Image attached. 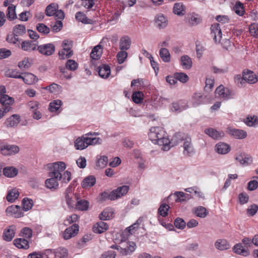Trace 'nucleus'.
<instances>
[{"label":"nucleus","mask_w":258,"mask_h":258,"mask_svg":"<svg viewBox=\"0 0 258 258\" xmlns=\"http://www.w3.org/2000/svg\"><path fill=\"white\" fill-rule=\"evenodd\" d=\"M65 200L70 208L75 207L79 199L77 196L73 192V187L71 185H70L65 191Z\"/></svg>","instance_id":"0eeeda50"},{"label":"nucleus","mask_w":258,"mask_h":258,"mask_svg":"<svg viewBox=\"0 0 258 258\" xmlns=\"http://www.w3.org/2000/svg\"><path fill=\"white\" fill-rule=\"evenodd\" d=\"M14 102V99L8 95L4 94L0 97V103L3 106V108L2 109L0 108V119L11 110V105H12Z\"/></svg>","instance_id":"20e7f679"},{"label":"nucleus","mask_w":258,"mask_h":258,"mask_svg":"<svg viewBox=\"0 0 258 258\" xmlns=\"http://www.w3.org/2000/svg\"><path fill=\"white\" fill-rule=\"evenodd\" d=\"M129 190V186L123 185L117 187L110 193V200L113 201L126 194Z\"/></svg>","instance_id":"1a4fd4ad"},{"label":"nucleus","mask_w":258,"mask_h":258,"mask_svg":"<svg viewBox=\"0 0 258 258\" xmlns=\"http://www.w3.org/2000/svg\"><path fill=\"white\" fill-rule=\"evenodd\" d=\"M48 168L51 171L49 173V177L60 178L61 172L66 168V164L63 162H57L48 164Z\"/></svg>","instance_id":"7ed1b4c3"},{"label":"nucleus","mask_w":258,"mask_h":258,"mask_svg":"<svg viewBox=\"0 0 258 258\" xmlns=\"http://www.w3.org/2000/svg\"><path fill=\"white\" fill-rule=\"evenodd\" d=\"M124 243V242L122 239L119 242V245H112L110 247L112 249H115L119 250L121 254L124 255L130 254L135 250L136 245L134 242H125L128 247L127 249L121 246V245H123Z\"/></svg>","instance_id":"39448f33"},{"label":"nucleus","mask_w":258,"mask_h":258,"mask_svg":"<svg viewBox=\"0 0 258 258\" xmlns=\"http://www.w3.org/2000/svg\"><path fill=\"white\" fill-rule=\"evenodd\" d=\"M131 45V40L128 36H122L119 40V48L121 50H128Z\"/></svg>","instance_id":"4be33fe9"},{"label":"nucleus","mask_w":258,"mask_h":258,"mask_svg":"<svg viewBox=\"0 0 258 258\" xmlns=\"http://www.w3.org/2000/svg\"><path fill=\"white\" fill-rule=\"evenodd\" d=\"M17 79H22L26 84L32 85L37 82L36 77L31 73H24L22 75H17Z\"/></svg>","instance_id":"a211bd4d"},{"label":"nucleus","mask_w":258,"mask_h":258,"mask_svg":"<svg viewBox=\"0 0 258 258\" xmlns=\"http://www.w3.org/2000/svg\"><path fill=\"white\" fill-rule=\"evenodd\" d=\"M21 48L23 50L27 51H34L37 49L36 45L31 41H24L21 44Z\"/></svg>","instance_id":"f704fd0d"},{"label":"nucleus","mask_w":258,"mask_h":258,"mask_svg":"<svg viewBox=\"0 0 258 258\" xmlns=\"http://www.w3.org/2000/svg\"><path fill=\"white\" fill-rule=\"evenodd\" d=\"M113 213V209L107 208L101 212L99 215V218L102 220H107L112 217Z\"/></svg>","instance_id":"c756f323"},{"label":"nucleus","mask_w":258,"mask_h":258,"mask_svg":"<svg viewBox=\"0 0 258 258\" xmlns=\"http://www.w3.org/2000/svg\"><path fill=\"white\" fill-rule=\"evenodd\" d=\"M216 248L220 250H224L229 248V244L225 239H218L215 243Z\"/></svg>","instance_id":"72a5a7b5"},{"label":"nucleus","mask_w":258,"mask_h":258,"mask_svg":"<svg viewBox=\"0 0 258 258\" xmlns=\"http://www.w3.org/2000/svg\"><path fill=\"white\" fill-rule=\"evenodd\" d=\"M71 172L69 171H66L63 174L61 173V177L57 178L59 180H61L62 183H67L71 179Z\"/></svg>","instance_id":"052dcab7"},{"label":"nucleus","mask_w":258,"mask_h":258,"mask_svg":"<svg viewBox=\"0 0 258 258\" xmlns=\"http://www.w3.org/2000/svg\"><path fill=\"white\" fill-rule=\"evenodd\" d=\"M204 133L214 140H219L222 139L225 134L222 131H217L213 128H208L205 130Z\"/></svg>","instance_id":"f8f14e48"},{"label":"nucleus","mask_w":258,"mask_h":258,"mask_svg":"<svg viewBox=\"0 0 258 258\" xmlns=\"http://www.w3.org/2000/svg\"><path fill=\"white\" fill-rule=\"evenodd\" d=\"M99 76L103 79L108 78L110 75L111 71L110 67L107 64H102L98 68Z\"/></svg>","instance_id":"412c9836"},{"label":"nucleus","mask_w":258,"mask_h":258,"mask_svg":"<svg viewBox=\"0 0 258 258\" xmlns=\"http://www.w3.org/2000/svg\"><path fill=\"white\" fill-rule=\"evenodd\" d=\"M50 177L45 181L46 186L49 189H56L58 186V180H59L54 177Z\"/></svg>","instance_id":"473e14b6"},{"label":"nucleus","mask_w":258,"mask_h":258,"mask_svg":"<svg viewBox=\"0 0 258 258\" xmlns=\"http://www.w3.org/2000/svg\"><path fill=\"white\" fill-rule=\"evenodd\" d=\"M258 210V206L256 204H252L248 207L246 210L247 214L253 216Z\"/></svg>","instance_id":"338daca9"},{"label":"nucleus","mask_w":258,"mask_h":258,"mask_svg":"<svg viewBox=\"0 0 258 258\" xmlns=\"http://www.w3.org/2000/svg\"><path fill=\"white\" fill-rule=\"evenodd\" d=\"M108 163V158L106 156H100L96 162V169H101L105 167Z\"/></svg>","instance_id":"4c0bfd02"},{"label":"nucleus","mask_w":258,"mask_h":258,"mask_svg":"<svg viewBox=\"0 0 258 258\" xmlns=\"http://www.w3.org/2000/svg\"><path fill=\"white\" fill-rule=\"evenodd\" d=\"M245 123L248 126L255 127L258 125V117L255 115L246 117Z\"/></svg>","instance_id":"79ce46f5"},{"label":"nucleus","mask_w":258,"mask_h":258,"mask_svg":"<svg viewBox=\"0 0 258 258\" xmlns=\"http://www.w3.org/2000/svg\"><path fill=\"white\" fill-rule=\"evenodd\" d=\"M31 66L28 58H25L22 61L19 62L18 67L22 70H27Z\"/></svg>","instance_id":"e2e57ef3"},{"label":"nucleus","mask_w":258,"mask_h":258,"mask_svg":"<svg viewBox=\"0 0 258 258\" xmlns=\"http://www.w3.org/2000/svg\"><path fill=\"white\" fill-rule=\"evenodd\" d=\"M143 94L141 91L134 92L132 95L133 101L137 104L140 103L143 100Z\"/></svg>","instance_id":"603ef678"},{"label":"nucleus","mask_w":258,"mask_h":258,"mask_svg":"<svg viewBox=\"0 0 258 258\" xmlns=\"http://www.w3.org/2000/svg\"><path fill=\"white\" fill-rule=\"evenodd\" d=\"M216 94L224 100H227L231 98V92L229 89L225 88L223 85H220L217 88L215 91Z\"/></svg>","instance_id":"f3484780"},{"label":"nucleus","mask_w":258,"mask_h":258,"mask_svg":"<svg viewBox=\"0 0 258 258\" xmlns=\"http://www.w3.org/2000/svg\"><path fill=\"white\" fill-rule=\"evenodd\" d=\"M233 10L236 14L239 16H242L244 13L243 4L240 2H236Z\"/></svg>","instance_id":"5fc2aeb1"},{"label":"nucleus","mask_w":258,"mask_h":258,"mask_svg":"<svg viewBox=\"0 0 258 258\" xmlns=\"http://www.w3.org/2000/svg\"><path fill=\"white\" fill-rule=\"evenodd\" d=\"M96 183V178L93 175H89L84 179L81 185L83 188L93 186Z\"/></svg>","instance_id":"cd10ccee"},{"label":"nucleus","mask_w":258,"mask_h":258,"mask_svg":"<svg viewBox=\"0 0 258 258\" xmlns=\"http://www.w3.org/2000/svg\"><path fill=\"white\" fill-rule=\"evenodd\" d=\"M32 235V230L28 227H25L23 228L19 234L20 236H22L23 238L27 239L31 238Z\"/></svg>","instance_id":"4d7b16f0"},{"label":"nucleus","mask_w":258,"mask_h":258,"mask_svg":"<svg viewBox=\"0 0 258 258\" xmlns=\"http://www.w3.org/2000/svg\"><path fill=\"white\" fill-rule=\"evenodd\" d=\"M37 30L43 35L48 34L50 32V28L43 23H38L36 25Z\"/></svg>","instance_id":"3c124183"},{"label":"nucleus","mask_w":258,"mask_h":258,"mask_svg":"<svg viewBox=\"0 0 258 258\" xmlns=\"http://www.w3.org/2000/svg\"><path fill=\"white\" fill-rule=\"evenodd\" d=\"M215 149L218 154H226L230 151V147L226 143L219 142L216 145Z\"/></svg>","instance_id":"aec40b11"},{"label":"nucleus","mask_w":258,"mask_h":258,"mask_svg":"<svg viewBox=\"0 0 258 258\" xmlns=\"http://www.w3.org/2000/svg\"><path fill=\"white\" fill-rule=\"evenodd\" d=\"M173 13L178 16H182L185 14V7L182 3H176L173 8Z\"/></svg>","instance_id":"393cba45"},{"label":"nucleus","mask_w":258,"mask_h":258,"mask_svg":"<svg viewBox=\"0 0 258 258\" xmlns=\"http://www.w3.org/2000/svg\"><path fill=\"white\" fill-rule=\"evenodd\" d=\"M78 67V64L77 62L73 59H69L66 62V68L60 67V71L62 73L65 74L66 73V69H69L70 71H74L77 70Z\"/></svg>","instance_id":"b1692460"},{"label":"nucleus","mask_w":258,"mask_h":258,"mask_svg":"<svg viewBox=\"0 0 258 258\" xmlns=\"http://www.w3.org/2000/svg\"><path fill=\"white\" fill-rule=\"evenodd\" d=\"M184 141L183 147L184 150L183 153L184 155L190 156L195 153V149L191 143V139L189 137L185 136L181 133H177L173 137L172 141L175 144L178 143L180 141Z\"/></svg>","instance_id":"f03ea898"},{"label":"nucleus","mask_w":258,"mask_h":258,"mask_svg":"<svg viewBox=\"0 0 258 258\" xmlns=\"http://www.w3.org/2000/svg\"><path fill=\"white\" fill-rule=\"evenodd\" d=\"M249 30L251 35L255 37H258V24H251L249 26Z\"/></svg>","instance_id":"774afa93"},{"label":"nucleus","mask_w":258,"mask_h":258,"mask_svg":"<svg viewBox=\"0 0 258 258\" xmlns=\"http://www.w3.org/2000/svg\"><path fill=\"white\" fill-rule=\"evenodd\" d=\"M79 226L77 224H73L67 228L63 232V237L67 240L76 235L79 231Z\"/></svg>","instance_id":"dca6fc26"},{"label":"nucleus","mask_w":258,"mask_h":258,"mask_svg":"<svg viewBox=\"0 0 258 258\" xmlns=\"http://www.w3.org/2000/svg\"><path fill=\"white\" fill-rule=\"evenodd\" d=\"M25 238H17V248L27 249L29 247V242Z\"/></svg>","instance_id":"49530a36"},{"label":"nucleus","mask_w":258,"mask_h":258,"mask_svg":"<svg viewBox=\"0 0 258 258\" xmlns=\"http://www.w3.org/2000/svg\"><path fill=\"white\" fill-rule=\"evenodd\" d=\"M108 229V225L107 223L100 221L96 223L93 227L94 232L96 233H102Z\"/></svg>","instance_id":"bb28decb"},{"label":"nucleus","mask_w":258,"mask_h":258,"mask_svg":"<svg viewBox=\"0 0 258 258\" xmlns=\"http://www.w3.org/2000/svg\"><path fill=\"white\" fill-rule=\"evenodd\" d=\"M196 215L200 218H205L208 215L206 209L202 206H199L196 208L195 210Z\"/></svg>","instance_id":"864d4df0"},{"label":"nucleus","mask_w":258,"mask_h":258,"mask_svg":"<svg viewBox=\"0 0 258 258\" xmlns=\"http://www.w3.org/2000/svg\"><path fill=\"white\" fill-rule=\"evenodd\" d=\"M243 74L245 83L246 82L249 84H253L257 82L256 77L254 74H253L252 72L248 70H244Z\"/></svg>","instance_id":"5701e85b"},{"label":"nucleus","mask_w":258,"mask_h":258,"mask_svg":"<svg viewBox=\"0 0 258 258\" xmlns=\"http://www.w3.org/2000/svg\"><path fill=\"white\" fill-rule=\"evenodd\" d=\"M174 196L177 198L176 202L180 203L189 200L191 198L189 194L184 193L182 191H176L174 193Z\"/></svg>","instance_id":"7c9ffc66"},{"label":"nucleus","mask_w":258,"mask_h":258,"mask_svg":"<svg viewBox=\"0 0 258 258\" xmlns=\"http://www.w3.org/2000/svg\"><path fill=\"white\" fill-rule=\"evenodd\" d=\"M6 15L8 19L10 21L16 18V6L14 5L9 6L8 8Z\"/></svg>","instance_id":"ea45409f"},{"label":"nucleus","mask_w":258,"mask_h":258,"mask_svg":"<svg viewBox=\"0 0 258 258\" xmlns=\"http://www.w3.org/2000/svg\"><path fill=\"white\" fill-rule=\"evenodd\" d=\"M75 17L78 21L84 24H90L92 21L91 19L87 18L85 14L81 12H77L76 14Z\"/></svg>","instance_id":"c03bdc74"},{"label":"nucleus","mask_w":258,"mask_h":258,"mask_svg":"<svg viewBox=\"0 0 258 258\" xmlns=\"http://www.w3.org/2000/svg\"><path fill=\"white\" fill-rule=\"evenodd\" d=\"M61 46L62 49L58 52V55L60 59H64L69 58L73 54V52L72 50L73 41L69 40H64L62 41Z\"/></svg>","instance_id":"423d86ee"},{"label":"nucleus","mask_w":258,"mask_h":258,"mask_svg":"<svg viewBox=\"0 0 258 258\" xmlns=\"http://www.w3.org/2000/svg\"><path fill=\"white\" fill-rule=\"evenodd\" d=\"M128 55L127 52L125 50L119 51L116 55L117 61L119 64L122 63L126 59Z\"/></svg>","instance_id":"6e6d98bb"},{"label":"nucleus","mask_w":258,"mask_h":258,"mask_svg":"<svg viewBox=\"0 0 258 258\" xmlns=\"http://www.w3.org/2000/svg\"><path fill=\"white\" fill-rule=\"evenodd\" d=\"M159 55L164 62H169L170 61L171 55L169 50L167 48H161L159 50Z\"/></svg>","instance_id":"2f4dec72"},{"label":"nucleus","mask_w":258,"mask_h":258,"mask_svg":"<svg viewBox=\"0 0 258 258\" xmlns=\"http://www.w3.org/2000/svg\"><path fill=\"white\" fill-rule=\"evenodd\" d=\"M174 77L177 80L183 83H186L188 80V76L184 73H176L174 74Z\"/></svg>","instance_id":"13d9d810"},{"label":"nucleus","mask_w":258,"mask_h":258,"mask_svg":"<svg viewBox=\"0 0 258 258\" xmlns=\"http://www.w3.org/2000/svg\"><path fill=\"white\" fill-rule=\"evenodd\" d=\"M16 123V114L12 115L10 117L8 118L5 121V124L7 127L14 126Z\"/></svg>","instance_id":"69168bd1"},{"label":"nucleus","mask_w":258,"mask_h":258,"mask_svg":"<svg viewBox=\"0 0 258 258\" xmlns=\"http://www.w3.org/2000/svg\"><path fill=\"white\" fill-rule=\"evenodd\" d=\"M149 139L155 144L162 146V150L167 151L175 145L174 141H170L164 129L160 127H152L149 133Z\"/></svg>","instance_id":"f257e3e1"},{"label":"nucleus","mask_w":258,"mask_h":258,"mask_svg":"<svg viewBox=\"0 0 258 258\" xmlns=\"http://www.w3.org/2000/svg\"><path fill=\"white\" fill-rule=\"evenodd\" d=\"M211 35L216 43H219L222 38V31L219 24H214L211 27Z\"/></svg>","instance_id":"ddd939ff"},{"label":"nucleus","mask_w":258,"mask_h":258,"mask_svg":"<svg viewBox=\"0 0 258 258\" xmlns=\"http://www.w3.org/2000/svg\"><path fill=\"white\" fill-rule=\"evenodd\" d=\"M12 228H15L14 226H12L10 227V228L8 229L7 230H6L4 232V239L10 241H11L13 237L15 235V232L14 229H12Z\"/></svg>","instance_id":"a18cd8bd"},{"label":"nucleus","mask_w":258,"mask_h":258,"mask_svg":"<svg viewBox=\"0 0 258 258\" xmlns=\"http://www.w3.org/2000/svg\"><path fill=\"white\" fill-rule=\"evenodd\" d=\"M74 146L76 149L82 150L89 146L87 141V137L83 135L76 139L74 142Z\"/></svg>","instance_id":"2eb2a0df"},{"label":"nucleus","mask_w":258,"mask_h":258,"mask_svg":"<svg viewBox=\"0 0 258 258\" xmlns=\"http://www.w3.org/2000/svg\"><path fill=\"white\" fill-rule=\"evenodd\" d=\"M233 251L235 253L244 256H247L250 254L248 249L243 246L240 243H237L233 246Z\"/></svg>","instance_id":"6ab92c4d"},{"label":"nucleus","mask_w":258,"mask_h":258,"mask_svg":"<svg viewBox=\"0 0 258 258\" xmlns=\"http://www.w3.org/2000/svg\"><path fill=\"white\" fill-rule=\"evenodd\" d=\"M62 104V101L59 99L53 100L49 104V111L50 112H56L61 107Z\"/></svg>","instance_id":"37998d69"},{"label":"nucleus","mask_w":258,"mask_h":258,"mask_svg":"<svg viewBox=\"0 0 258 258\" xmlns=\"http://www.w3.org/2000/svg\"><path fill=\"white\" fill-rule=\"evenodd\" d=\"M3 172L4 174L7 177H14L16 175V168L12 167H7L4 169Z\"/></svg>","instance_id":"8fccbe9b"},{"label":"nucleus","mask_w":258,"mask_h":258,"mask_svg":"<svg viewBox=\"0 0 258 258\" xmlns=\"http://www.w3.org/2000/svg\"><path fill=\"white\" fill-rule=\"evenodd\" d=\"M155 26L159 29L165 28L168 24L167 17L162 13L157 14L154 18Z\"/></svg>","instance_id":"6e6552de"},{"label":"nucleus","mask_w":258,"mask_h":258,"mask_svg":"<svg viewBox=\"0 0 258 258\" xmlns=\"http://www.w3.org/2000/svg\"><path fill=\"white\" fill-rule=\"evenodd\" d=\"M58 9V5L55 3H52L47 6L45 9V14L48 17L54 16Z\"/></svg>","instance_id":"e433bc0d"},{"label":"nucleus","mask_w":258,"mask_h":258,"mask_svg":"<svg viewBox=\"0 0 258 258\" xmlns=\"http://www.w3.org/2000/svg\"><path fill=\"white\" fill-rule=\"evenodd\" d=\"M55 46L52 43H47L38 46L37 49L45 55H51L55 51Z\"/></svg>","instance_id":"9b49d317"},{"label":"nucleus","mask_w":258,"mask_h":258,"mask_svg":"<svg viewBox=\"0 0 258 258\" xmlns=\"http://www.w3.org/2000/svg\"><path fill=\"white\" fill-rule=\"evenodd\" d=\"M181 66L184 69L189 70L192 66V61L190 57L187 55H184L181 56L180 59Z\"/></svg>","instance_id":"a878e982"},{"label":"nucleus","mask_w":258,"mask_h":258,"mask_svg":"<svg viewBox=\"0 0 258 258\" xmlns=\"http://www.w3.org/2000/svg\"><path fill=\"white\" fill-rule=\"evenodd\" d=\"M88 144L89 146L100 145L102 143V140L100 138L87 137Z\"/></svg>","instance_id":"680f3d73"},{"label":"nucleus","mask_w":258,"mask_h":258,"mask_svg":"<svg viewBox=\"0 0 258 258\" xmlns=\"http://www.w3.org/2000/svg\"><path fill=\"white\" fill-rule=\"evenodd\" d=\"M40 105V103L39 102L36 101H30L28 102L27 104V106L28 108L32 112L37 110Z\"/></svg>","instance_id":"0e129e2a"},{"label":"nucleus","mask_w":258,"mask_h":258,"mask_svg":"<svg viewBox=\"0 0 258 258\" xmlns=\"http://www.w3.org/2000/svg\"><path fill=\"white\" fill-rule=\"evenodd\" d=\"M174 224L176 228L182 230L185 227L186 223L183 219L177 218L174 220Z\"/></svg>","instance_id":"bf43d9fd"},{"label":"nucleus","mask_w":258,"mask_h":258,"mask_svg":"<svg viewBox=\"0 0 258 258\" xmlns=\"http://www.w3.org/2000/svg\"><path fill=\"white\" fill-rule=\"evenodd\" d=\"M187 19L190 25L192 26L197 25L201 22V17L196 14L188 15Z\"/></svg>","instance_id":"c9c22d12"},{"label":"nucleus","mask_w":258,"mask_h":258,"mask_svg":"<svg viewBox=\"0 0 258 258\" xmlns=\"http://www.w3.org/2000/svg\"><path fill=\"white\" fill-rule=\"evenodd\" d=\"M235 159L242 166H248L252 163V157L245 153H241L237 155L235 157Z\"/></svg>","instance_id":"4468645a"},{"label":"nucleus","mask_w":258,"mask_h":258,"mask_svg":"<svg viewBox=\"0 0 258 258\" xmlns=\"http://www.w3.org/2000/svg\"><path fill=\"white\" fill-rule=\"evenodd\" d=\"M89 206V203L88 201L85 200H78L76 204L75 208L78 210L85 211L88 210Z\"/></svg>","instance_id":"c85d7f7f"},{"label":"nucleus","mask_w":258,"mask_h":258,"mask_svg":"<svg viewBox=\"0 0 258 258\" xmlns=\"http://www.w3.org/2000/svg\"><path fill=\"white\" fill-rule=\"evenodd\" d=\"M16 150V146L6 145L1 148V153L4 155H10L14 153Z\"/></svg>","instance_id":"a19ab883"},{"label":"nucleus","mask_w":258,"mask_h":258,"mask_svg":"<svg viewBox=\"0 0 258 258\" xmlns=\"http://www.w3.org/2000/svg\"><path fill=\"white\" fill-rule=\"evenodd\" d=\"M169 208L167 204L165 203L161 204L158 210V213L160 216L165 217L168 215Z\"/></svg>","instance_id":"de8ad7c7"},{"label":"nucleus","mask_w":258,"mask_h":258,"mask_svg":"<svg viewBox=\"0 0 258 258\" xmlns=\"http://www.w3.org/2000/svg\"><path fill=\"white\" fill-rule=\"evenodd\" d=\"M23 210L25 211H28L30 210L33 206V203L31 199L28 198H24L22 200Z\"/></svg>","instance_id":"09e8293b"},{"label":"nucleus","mask_w":258,"mask_h":258,"mask_svg":"<svg viewBox=\"0 0 258 258\" xmlns=\"http://www.w3.org/2000/svg\"><path fill=\"white\" fill-rule=\"evenodd\" d=\"M226 133L236 139H245L247 135L246 131L234 128L231 127H228L227 128Z\"/></svg>","instance_id":"9d476101"},{"label":"nucleus","mask_w":258,"mask_h":258,"mask_svg":"<svg viewBox=\"0 0 258 258\" xmlns=\"http://www.w3.org/2000/svg\"><path fill=\"white\" fill-rule=\"evenodd\" d=\"M101 48L102 46L101 45H98L92 49L90 54V56L92 59L97 60L100 57L102 51L99 50L101 49Z\"/></svg>","instance_id":"58836bf2"}]
</instances>
